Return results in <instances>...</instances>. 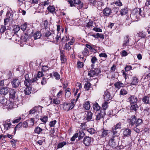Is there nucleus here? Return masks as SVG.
Wrapping results in <instances>:
<instances>
[{
	"mask_svg": "<svg viewBox=\"0 0 150 150\" xmlns=\"http://www.w3.org/2000/svg\"><path fill=\"white\" fill-rule=\"evenodd\" d=\"M118 135H114L112 134V136L109 140V144L112 147H115L117 146V142L118 140Z\"/></svg>",
	"mask_w": 150,
	"mask_h": 150,
	"instance_id": "obj_1",
	"label": "nucleus"
},
{
	"mask_svg": "<svg viewBox=\"0 0 150 150\" xmlns=\"http://www.w3.org/2000/svg\"><path fill=\"white\" fill-rule=\"evenodd\" d=\"M60 33H57V34H56L54 33L51 34L47 39L50 40V41L57 42H58L59 39L61 38L60 36Z\"/></svg>",
	"mask_w": 150,
	"mask_h": 150,
	"instance_id": "obj_2",
	"label": "nucleus"
},
{
	"mask_svg": "<svg viewBox=\"0 0 150 150\" xmlns=\"http://www.w3.org/2000/svg\"><path fill=\"white\" fill-rule=\"evenodd\" d=\"M42 108L40 106H36L31 109L29 111V115L36 114L35 116L36 119H38L39 117V116L38 113L39 112V110H41Z\"/></svg>",
	"mask_w": 150,
	"mask_h": 150,
	"instance_id": "obj_3",
	"label": "nucleus"
},
{
	"mask_svg": "<svg viewBox=\"0 0 150 150\" xmlns=\"http://www.w3.org/2000/svg\"><path fill=\"white\" fill-rule=\"evenodd\" d=\"M141 12L142 11L140 8H137L134 9L131 14L130 17L133 18H137L139 17V16H142Z\"/></svg>",
	"mask_w": 150,
	"mask_h": 150,
	"instance_id": "obj_4",
	"label": "nucleus"
},
{
	"mask_svg": "<svg viewBox=\"0 0 150 150\" xmlns=\"http://www.w3.org/2000/svg\"><path fill=\"white\" fill-rule=\"evenodd\" d=\"M121 128V124L120 123H118L116 125H114L112 127L111 130V132L114 134V135H119V134L118 133L117 129Z\"/></svg>",
	"mask_w": 150,
	"mask_h": 150,
	"instance_id": "obj_5",
	"label": "nucleus"
},
{
	"mask_svg": "<svg viewBox=\"0 0 150 150\" xmlns=\"http://www.w3.org/2000/svg\"><path fill=\"white\" fill-rule=\"evenodd\" d=\"M74 106V104L72 101L71 103H64L63 104V108L67 110H69L72 109Z\"/></svg>",
	"mask_w": 150,
	"mask_h": 150,
	"instance_id": "obj_6",
	"label": "nucleus"
},
{
	"mask_svg": "<svg viewBox=\"0 0 150 150\" xmlns=\"http://www.w3.org/2000/svg\"><path fill=\"white\" fill-rule=\"evenodd\" d=\"M104 115V112L102 111L96 112V118L95 119L97 121L100 120L101 119L103 118Z\"/></svg>",
	"mask_w": 150,
	"mask_h": 150,
	"instance_id": "obj_7",
	"label": "nucleus"
},
{
	"mask_svg": "<svg viewBox=\"0 0 150 150\" xmlns=\"http://www.w3.org/2000/svg\"><path fill=\"white\" fill-rule=\"evenodd\" d=\"M10 88L8 87H2L0 88V94L2 95H6L9 91Z\"/></svg>",
	"mask_w": 150,
	"mask_h": 150,
	"instance_id": "obj_8",
	"label": "nucleus"
},
{
	"mask_svg": "<svg viewBox=\"0 0 150 150\" xmlns=\"http://www.w3.org/2000/svg\"><path fill=\"white\" fill-rule=\"evenodd\" d=\"M21 82L18 79H14L11 81L12 85L13 87L16 88L18 86Z\"/></svg>",
	"mask_w": 150,
	"mask_h": 150,
	"instance_id": "obj_9",
	"label": "nucleus"
},
{
	"mask_svg": "<svg viewBox=\"0 0 150 150\" xmlns=\"http://www.w3.org/2000/svg\"><path fill=\"white\" fill-rule=\"evenodd\" d=\"M5 104V105L4 106L3 108L4 109H11L13 108V103L9 100H6Z\"/></svg>",
	"mask_w": 150,
	"mask_h": 150,
	"instance_id": "obj_10",
	"label": "nucleus"
},
{
	"mask_svg": "<svg viewBox=\"0 0 150 150\" xmlns=\"http://www.w3.org/2000/svg\"><path fill=\"white\" fill-rule=\"evenodd\" d=\"M28 39V36L26 34H25L21 36L20 38L21 46L22 45L25 44Z\"/></svg>",
	"mask_w": 150,
	"mask_h": 150,
	"instance_id": "obj_11",
	"label": "nucleus"
},
{
	"mask_svg": "<svg viewBox=\"0 0 150 150\" xmlns=\"http://www.w3.org/2000/svg\"><path fill=\"white\" fill-rule=\"evenodd\" d=\"M25 80L24 81V84L25 86H30L31 85L30 78L29 76V74H26L25 76Z\"/></svg>",
	"mask_w": 150,
	"mask_h": 150,
	"instance_id": "obj_12",
	"label": "nucleus"
},
{
	"mask_svg": "<svg viewBox=\"0 0 150 150\" xmlns=\"http://www.w3.org/2000/svg\"><path fill=\"white\" fill-rule=\"evenodd\" d=\"M136 119V117L134 115H132L131 117L130 118L128 119L127 121L129 124L131 125H135Z\"/></svg>",
	"mask_w": 150,
	"mask_h": 150,
	"instance_id": "obj_13",
	"label": "nucleus"
},
{
	"mask_svg": "<svg viewBox=\"0 0 150 150\" xmlns=\"http://www.w3.org/2000/svg\"><path fill=\"white\" fill-rule=\"evenodd\" d=\"M91 138L89 137H85L83 140V142L86 146H88L91 144Z\"/></svg>",
	"mask_w": 150,
	"mask_h": 150,
	"instance_id": "obj_14",
	"label": "nucleus"
},
{
	"mask_svg": "<svg viewBox=\"0 0 150 150\" xmlns=\"http://www.w3.org/2000/svg\"><path fill=\"white\" fill-rule=\"evenodd\" d=\"M131 133V130L129 128H126L124 129L123 136L124 137H129L130 136Z\"/></svg>",
	"mask_w": 150,
	"mask_h": 150,
	"instance_id": "obj_15",
	"label": "nucleus"
},
{
	"mask_svg": "<svg viewBox=\"0 0 150 150\" xmlns=\"http://www.w3.org/2000/svg\"><path fill=\"white\" fill-rule=\"evenodd\" d=\"M128 100L130 103H134L135 104L137 103L138 100L137 98L133 96H132L129 97Z\"/></svg>",
	"mask_w": 150,
	"mask_h": 150,
	"instance_id": "obj_16",
	"label": "nucleus"
},
{
	"mask_svg": "<svg viewBox=\"0 0 150 150\" xmlns=\"http://www.w3.org/2000/svg\"><path fill=\"white\" fill-rule=\"evenodd\" d=\"M76 134L79 140L82 139L85 135V133L82 130L79 131Z\"/></svg>",
	"mask_w": 150,
	"mask_h": 150,
	"instance_id": "obj_17",
	"label": "nucleus"
},
{
	"mask_svg": "<svg viewBox=\"0 0 150 150\" xmlns=\"http://www.w3.org/2000/svg\"><path fill=\"white\" fill-rule=\"evenodd\" d=\"M114 86L115 88L118 89L120 88L121 87H123L124 86V84L122 83L120 81H118L115 82L114 83Z\"/></svg>",
	"mask_w": 150,
	"mask_h": 150,
	"instance_id": "obj_18",
	"label": "nucleus"
},
{
	"mask_svg": "<svg viewBox=\"0 0 150 150\" xmlns=\"http://www.w3.org/2000/svg\"><path fill=\"white\" fill-rule=\"evenodd\" d=\"M104 96L105 99L107 100H110L112 98L110 93L107 91L105 92Z\"/></svg>",
	"mask_w": 150,
	"mask_h": 150,
	"instance_id": "obj_19",
	"label": "nucleus"
},
{
	"mask_svg": "<svg viewBox=\"0 0 150 150\" xmlns=\"http://www.w3.org/2000/svg\"><path fill=\"white\" fill-rule=\"evenodd\" d=\"M103 12L105 16H108L111 13V10L109 8H106L103 10Z\"/></svg>",
	"mask_w": 150,
	"mask_h": 150,
	"instance_id": "obj_20",
	"label": "nucleus"
},
{
	"mask_svg": "<svg viewBox=\"0 0 150 150\" xmlns=\"http://www.w3.org/2000/svg\"><path fill=\"white\" fill-rule=\"evenodd\" d=\"M9 97L12 99H14L16 97V91L14 89L9 90Z\"/></svg>",
	"mask_w": 150,
	"mask_h": 150,
	"instance_id": "obj_21",
	"label": "nucleus"
},
{
	"mask_svg": "<svg viewBox=\"0 0 150 150\" xmlns=\"http://www.w3.org/2000/svg\"><path fill=\"white\" fill-rule=\"evenodd\" d=\"M124 41L122 46L124 47H125L128 45V44L129 41V36L127 35L124 38Z\"/></svg>",
	"mask_w": 150,
	"mask_h": 150,
	"instance_id": "obj_22",
	"label": "nucleus"
},
{
	"mask_svg": "<svg viewBox=\"0 0 150 150\" xmlns=\"http://www.w3.org/2000/svg\"><path fill=\"white\" fill-rule=\"evenodd\" d=\"M142 101L145 104L150 103V97L145 96H144L142 99Z\"/></svg>",
	"mask_w": 150,
	"mask_h": 150,
	"instance_id": "obj_23",
	"label": "nucleus"
},
{
	"mask_svg": "<svg viewBox=\"0 0 150 150\" xmlns=\"http://www.w3.org/2000/svg\"><path fill=\"white\" fill-rule=\"evenodd\" d=\"M100 107L97 103H95L93 105V109L95 111H96V112L99 110L100 109Z\"/></svg>",
	"mask_w": 150,
	"mask_h": 150,
	"instance_id": "obj_24",
	"label": "nucleus"
},
{
	"mask_svg": "<svg viewBox=\"0 0 150 150\" xmlns=\"http://www.w3.org/2000/svg\"><path fill=\"white\" fill-rule=\"evenodd\" d=\"M4 126L5 129L8 130L11 127V123L5 122L4 123Z\"/></svg>",
	"mask_w": 150,
	"mask_h": 150,
	"instance_id": "obj_25",
	"label": "nucleus"
},
{
	"mask_svg": "<svg viewBox=\"0 0 150 150\" xmlns=\"http://www.w3.org/2000/svg\"><path fill=\"white\" fill-rule=\"evenodd\" d=\"M48 11L54 13H55V8L53 6H49L47 8Z\"/></svg>",
	"mask_w": 150,
	"mask_h": 150,
	"instance_id": "obj_26",
	"label": "nucleus"
},
{
	"mask_svg": "<svg viewBox=\"0 0 150 150\" xmlns=\"http://www.w3.org/2000/svg\"><path fill=\"white\" fill-rule=\"evenodd\" d=\"M12 38L16 43H17L19 42L20 40V38L16 34L14 35Z\"/></svg>",
	"mask_w": 150,
	"mask_h": 150,
	"instance_id": "obj_27",
	"label": "nucleus"
},
{
	"mask_svg": "<svg viewBox=\"0 0 150 150\" xmlns=\"http://www.w3.org/2000/svg\"><path fill=\"white\" fill-rule=\"evenodd\" d=\"M110 132V130L103 129L102 130L101 134L100 135L102 137H105Z\"/></svg>",
	"mask_w": 150,
	"mask_h": 150,
	"instance_id": "obj_28",
	"label": "nucleus"
},
{
	"mask_svg": "<svg viewBox=\"0 0 150 150\" xmlns=\"http://www.w3.org/2000/svg\"><path fill=\"white\" fill-rule=\"evenodd\" d=\"M139 82L138 79L136 77H134L132 79L131 85H136Z\"/></svg>",
	"mask_w": 150,
	"mask_h": 150,
	"instance_id": "obj_29",
	"label": "nucleus"
},
{
	"mask_svg": "<svg viewBox=\"0 0 150 150\" xmlns=\"http://www.w3.org/2000/svg\"><path fill=\"white\" fill-rule=\"evenodd\" d=\"M93 115V113L91 112L88 111L87 112L86 119L88 121H89L92 119Z\"/></svg>",
	"mask_w": 150,
	"mask_h": 150,
	"instance_id": "obj_30",
	"label": "nucleus"
},
{
	"mask_svg": "<svg viewBox=\"0 0 150 150\" xmlns=\"http://www.w3.org/2000/svg\"><path fill=\"white\" fill-rule=\"evenodd\" d=\"M83 107L86 110H88L90 109L91 106L89 102L88 101L86 102L83 104Z\"/></svg>",
	"mask_w": 150,
	"mask_h": 150,
	"instance_id": "obj_31",
	"label": "nucleus"
},
{
	"mask_svg": "<svg viewBox=\"0 0 150 150\" xmlns=\"http://www.w3.org/2000/svg\"><path fill=\"white\" fill-rule=\"evenodd\" d=\"M41 36V34L39 32H35L33 35L34 38L35 40L40 38Z\"/></svg>",
	"mask_w": 150,
	"mask_h": 150,
	"instance_id": "obj_32",
	"label": "nucleus"
},
{
	"mask_svg": "<svg viewBox=\"0 0 150 150\" xmlns=\"http://www.w3.org/2000/svg\"><path fill=\"white\" fill-rule=\"evenodd\" d=\"M128 9L127 8H124L121 9L120 11V13L122 15H125L128 13Z\"/></svg>",
	"mask_w": 150,
	"mask_h": 150,
	"instance_id": "obj_33",
	"label": "nucleus"
},
{
	"mask_svg": "<svg viewBox=\"0 0 150 150\" xmlns=\"http://www.w3.org/2000/svg\"><path fill=\"white\" fill-rule=\"evenodd\" d=\"M128 93L127 91L125 88H122L120 91V94L121 95L124 96Z\"/></svg>",
	"mask_w": 150,
	"mask_h": 150,
	"instance_id": "obj_34",
	"label": "nucleus"
},
{
	"mask_svg": "<svg viewBox=\"0 0 150 150\" xmlns=\"http://www.w3.org/2000/svg\"><path fill=\"white\" fill-rule=\"evenodd\" d=\"M26 87L24 91L25 94L26 95H29L31 93L30 91V87L29 86H26Z\"/></svg>",
	"mask_w": 150,
	"mask_h": 150,
	"instance_id": "obj_35",
	"label": "nucleus"
},
{
	"mask_svg": "<svg viewBox=\"0 0 150 150\" xmlns=\"http://www.w3.org/2000/svg\"><path fill=\"white\" fill-rule=\"evenodd\" d=\"M43 129L39 127H36L34 130V132L37 134H39L40 133Z\"/></svg>",
	"mask_w": 150,
	"mask_h": 150,
	"instance_id": "obj_36",
	"label": "nucleus"
},
{
	"mask_svg": "<svg viewBox=\"0 0 150 150\" xmlns=\"http://www.w3.org/2000/svg\"><path fill=\"white\" fill-rule=\"evenodd\" d=\"M1 98V99H0V103L3 105L4 107V106L5 105V103L7 100L6 99L4 98V97L3 96Z\"/></svg>",
	"mask_w": 150,
	"mask_h": 150,
	"instance_id": "obj_37",
	"label": "nucleus"
},
{
	"mask_svg": "<svg viewBox=\"0 0 150 150\" xmlns=\"http://www.w3.org/2000/svg\"><path fill=\"white\" fill-rule=\"evenodd\" d=\"M67 144L66 142H60L57 145L58 148H61L63 147L64 145Z\"/></svg>",
	"mask_w": 150,
	"mask_h": 150,
	"instance_id": "obj_38",
	"label": "nucleus"
},
{
	"mask_svg": "<svg viewBox=\"0 0 150 150\" xmlns=\"http://www.w3.org/2000/svg\"><path fill=\"white\" fill-rule=\"evenodd\" d=\"M108 103L107 101H105V102L102 104V107L103 110H106L108 107Z\"/></svg>",
	"mask_w": 150,
	"mask_h": 150,
	"instance_id": "obj_39",
	"label": "nucleus"
},
{
	"mask_svg": "<svg viewBox=\"0 0 150 150\" xmlns=\"http://www.w3.org/2000/svg\"><path fill=\"white\" fill-rule=\"evenodd\" d=\"M6 27L3 25H1L0 26V33H3L6 30Z\"/></svg>",
	"mask_w": 150,
	"mask_h": 150,
	"instance_id": "obj_40",
	"label": "nucleus"
},
{
	"mask_svg": "<svg viewBox=\"0 0 150 150\" xmlns=\"http://www.w3.org/2000/svg\"><path fill=\"white\" fill-rule=\"evenodd\" d=\"M142 120L140 119H138L137 120L136 119V121L135 124V126L137 127L140 124H142Z\"/></svg>",
	"mask_w": 150,
	"mask_h": 150,
	"instance_id": "obj_41",
	"label": "nucleus"
},
{
	"mask_svg": "<svg viewBox=\"0 0 150 150\" xmlns=\"http://www.w3.org/2000/svg\"><path fill=\"white\" fill-rule=\"evenodd\" d=\"M91 84L89 83H87L85 84L84 86V88L85 90L88 91L90 88Z\"/></svg>",
	"mask_w": 150,
	"mask_h": 150,
	"instance_id": "obj_42",
	"label": "nucleus"
},
{
	"mask_svg": "<svg viewBox=\"0 0 150 150\" xmlns=\"http://www.w3.org/2000/svg\"><path fill=\"white\" fill-rule=\"evenodd\" d=\"M22 125V123L21 122H20L19 124L17 125L16 127H15L14 134H15L16 130L19 128L21 127Z\"/></svg>",
	"mask_w": 150,
	"mask_h": 150,
	"instance_id": "obj_43",
	"label": "nucleus"
},
{
	"mask_svg": "<svg viewBox=\"0 0 150 150\" xmlns=\"http://www.w3.org/2000/svg\"><path fill=\"white\" fill-rule=\"evenodd\" d=\"M87 131L91 134H94L96 132L94 129L93 128H90L88 129Z\"/></svg>",
	"mask_w": 150,
	"mask_h": 150,
	"instance_id": "obj_44",
	"label": "nucleus"
},
{
	"mask_svg": "<svg viewBox=\"0 0 150 150\" xmlns=\"http://www.w3.org/2000/svg\"><path fill=\"white\" fill-rule=\"evenodd\" d=\"M137 104L134 105H132L130 108V110H131L136 111V108L137 107Z\"/></svg>",
	"mask_w": 150,
	"mask_h": 150,
	"instance_id": "obj_45",
	"label": "nucleus"
},
{
	"mask_svg": "<svg viewBox=\"0 0 150 150\" xmlns=\"http://www.w3.org/2000/svg\"><path fill=\"white\" fill-rule=\"evenodd\" d=\"M88 75L90 77H93L94 75H96L94 70H92L89 71L88 73Z\"/></svg>",
	"mask_w": 150,
	"mask_h": 150,
	"instance_id": "obj_46",
	"label": "nucleus"
},
{
	"mask_svg": "<svg viewBox=\"0 0 150 150\" xmlns=\"http://www.w3.org/2000/svg\"><path fill=\"white\" fill-rule=\"evenodd\" d=\"M38 79H39L38 78L37 76L36 75H35L34 76V77L33 78V79H31V80H30L31 84L32 83L35 82L38 80Z\"/></svg>",
	"mask_w": 150,
	"mask_h": 150,
	"instance_id": "obj_47",
	"label": "nucleus"
},
{
	"mask_svg": "<svg viewBox=\"0 0 150 150\" xmlns=\"http://www.w3.org/2000/svg\"><path fill=\"white\" fill-rule=\"evenodd\" d=\"M52 102L53 104L56 105H59L60 104V101L59 99L56 98L53 100Z\"/></svg>",
	"mask_w": 150,
	"mask_h": 150,
	"instance_id": "obj_48",
	"label": "nucleus"
},
{
	"mask_svg": "<svg viewBox=\"0 0 150 150\" xmlns=\"http://www.w3.org/2000/svg\"><path fill=\"white\" fill-rule=\"evenodd\" d=\"M61 60L62 63H64L66 61V59L65 57V56L63 54H61Z\"/></svg>",
	"mask_w": 150,
	"mask_h": 150,
	"instance_id": "obj_49",
	"label": "nucleus"
},
{
	"mask_svg": "<svg viewBox=\"0 0 150 150\" xmlns=\"http://www.w3.org/2000/svg\"><path fill=\"white\" fill-rule=\"evenodd\" d=\"M83 55L84 56L88 55L89 52L88 50L86 48H85L82 52Z\"/></svg>",
	"mask_w": 150,
	"mask_h": 150,
	"instance_id": "obj_50",
	"label": "nucleus"
},
{
	"mask_svg": "<svg viewBox=\"0 0 150 150\" xmlns=\"http://www.w3.org/2000/svg\"><path fill=\"white\" fill-rule=\"evenodd\" d=\"M53 76L55 77L56 79H59L60 78L59 74L57 72H53Z\"/></svg>",
	"mask_w": 150,
	"mask_h": 150,
	"instance_id": "obj_51",
	"label": "nucleus"
},
{
	"mask_svg": "<svg viewBox=\"0 0 150 150\" xmlns=\"http://www.w3.org/2000/svg\"><path fill=\"white\" fill-rule=\"evenodd\" d=\"M51 34V33L50 31H46V32L44 33L43 35L48 38L49 35H50Z\"/></svg>",
	"mask_w": 150,
	"mask_h": 150,
	"instance_id": "obj_52",
	"label": "nucleus"
},
{
	"mask_svg": "<svg viewBox=\"0 0 150 150\" xmlns=\"http://www.w3.org/2000/svg\"><path fill=\"white\" fill-rule=\"evenodd\" d=\"M48 117L47 116H45L43 117L40 118V120L43 122L45 123L47 120Z\"/></svg>",
	"mask_w": 150,
	"mask_h": 150,
	"instance_id": "obj_53",
	"label": "nucleus"
},
{
	"mask_svg": "<svg viewBox=\"0 0 150 150\" xmlns=\"http://www.w3.org/2000/svg\"><path fill=\"white\" fill-rule=\"evenodd\" d=\"M20 30V27L18 25L14 26V28L13 29V31L16 33L18 32Z\"/></svg>",
	"mask_w": 150,
	"mask_h": 150,
	"instance_id": "obj_54",
	"label": "nucleus"
},
{
	"mask_svg": "<svg viewBox=\"0 0 150 150\" xmlns=\"http://www.w3.org/2000/svg\"><path fill=\"white\" fill-rule=\"evenodd\" d=\"M56 120H54L53 121H51L50 122L49 125L50 127H53L54 126L56 123Z\"/></svg>",
	"mask_w": 150,
	"mask_h": 150,
	"instance_id": "obj_55",
	"label": "nucleus"
},
{
	"mask_svg": "<svg viewBox=\"0 0 150 150\" xmlns=\"http://www.w3.org/2000/svg\"><path fill=\"white\" fill-rule=\"evenodd\" d=\"M96 38H101L104 39V36L102 34H100L99 33H97L96 34Z\"/></svg>",
	"mask_w": 150,
	"mask_h": 150,
	"instance_id": "obj_56",
	"label": "nucleus"
},
{
	"mask_svg": "<svg viewBox=\"0 0 150 150\" xmlns=\"http://www.w3.org/2000/svg\"><path fill=\"white\" fill-rule=\"evenodd\" d=\"M71 49V47L70 46V45L69 44L66 43L65 44V49L69 51Z\"/></svg>",
	"mask_w": 150,
	"mask_h": 150,
	"instance_id": "obj_57",
	"label": "nucleus"
},
{
	"mask_svg": "<svg viewBox=\"0 0 150 150\" xmlns=\"http://www.w3.org/2000/svg\"><path fill=\"white\" fill-rule=\"evenodd\" d=\"M27 28V24L25 23L21 26V29L23 31L25 30H26Z\"/></svg>",
	"mask_w": 150,
	"mask_h": 150,
	"instance_id": "obj_58",
	"label": "nucleus"
},
{
	"mask_svg": "<svg viewBox=\"0 0 150 150\" xmlns=\"http://www.w3.org/2000/svg\"><path fill=\"white\" fill-rule=\"evenodd\" d=\"M77 67L78 68H80L82 67L83 66V62H79L77 63Z\"/></svg>",
	"mask_w": 150,
	"mask_h": 150,
	"instance_id": "obj_59",
	"label": "nucleus"
},
{
	"mask_svg": "<svg viewBox=\"0 0 150 150\" xmlns=\"http://www.w3.org/2000/svg\"><path fill=\"white\" fill-rule=\"evenodd\" d=\"M96 75H97L101 72L100 68H97L94 69V70Z\"/></svg>",
	"mask_w": 150,
	"mask_h": 150,
	"instance_id": "obj_60",
	"label": "nucleus"
},
{
	"mask_svg": "<svg viewBox=\"0 0 150 150\" xmlns=\"http://www.w3.org/2000/svg\"><path fill=\"white\" fill-rule=\"evenodd\" d=\"M93 24V22L92 21H89L86 25V27L88 28H90L92 27Z\"/></svg>",
	"mask_w": 150,
	"mask_h": 150,
	"instance_id": "obj_61",
	"label": "nucleus"
},
{
	"mask_svg": "<svg viewBox=\"0 0 150 150\" xmlns=\"http://www.w3.org/2000/svg\"><path fill=\"white\" fill-rule=\"evenodd\" d=\"M47 82L46 79L44 77L42 78V79L41 80V83L42 85H44L47 83Z\"/></svg>",
	"mask_w": 150,
	"mask_h": 150,
	"instance_id": "obj_62",
	"label": "nucleus"
},
{
	"mask_svg": "<svg viewBox=\"0 0 150 150\" xmlns=\"http://www.w3.org/2000/svg\"><path fill=\"white\" fill-rule=\"evenodd\" d=\"M43 75V73L40 71H38V74L37 75V77L39 79L41 77H42Z\"/></svg>",
	"mask_w": 150,
	"mask_h": 150,
	"instance_id": "obj_63",
	"label": "nucleus"
},
{
	"mask_svg": "<svg viewBox=\"0 0 150 150\" xmlns=\"http://www.w3.org/2000/svg\"><path fill=\"white\" fill-rule=\"evenodd\" d=\"M115 4L119 6H121L122 5V2H121L119 0L115 2Z\"/></svg>",
	"mask_w": 150,
	"mask_h": 150,
	"instance_id": "obj_64",
	"label": "nucleus"
}]
</instances>
